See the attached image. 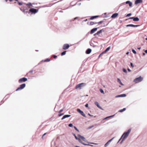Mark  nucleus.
<instances>
[{
    "label": "nucleus",
    "mask_w": 147,
    "mask_h": 147,
    "mask_svg": "<svg viewBox=\"0 0 147 147\" xmlns=\"http://www.w3.org/2000/svg\"><path fill=\"white\" fill-rule=\"evenodd\" d=\"M86 85L85 83H82L77 85L75 86L76 89H81Z\"/></svg>",
    "instance_id": "1"
},
{
    "label": "nucleus",
    "mask_w": 147,
    "mask_h": 147,
    "mask_svg": "<svg viewBox=\"0 0 147 147\" xmlns=\"http://www.w3.org/2000/svg\"><path fill=\"white\" fill-rule=\"evenodd\" d=\"M131 131V129H129L127 131H126L124 132L122 136L123 137V139H125L128 136L130 132Z\"/></svg>",
    "instance_id": "2"
},
{
    "label": "nucleus",
    "mask_w": 147,
    "mask_h": 147,
    "mask_svg": "<svg viewBox=\"0 0 147 147\" xmlns=\"http://www.w3.org/2000/svg\"><path fill=\"white\" fill-rule=\"evenodd\" d=\"M143 80V78L140 76L139 77L135 78L134 80V82L136 83H138L141 82Z\"/></svg>",
    "instance_id": "3"
},
{
    "label": "nucleus",
    "mask_w": 147,
    "mask_h": 147,
    "mask_svg": "<svg viewBox=\"0 0 147 147\" xmlns=\"http://www.w3.org/2000/svg\"><path fill=\"white\" fill-rule=\"evenodd\" d=\"M38 11V9L34 8H30L28 11V13H35Z\"/></svg>",
    "instance_id": "4"
},
{
    "label": "nucleus",
    "mask_w": 147,
    "mask_h": 147,
    "mask_svg": "<svg viewBox=\"0 0 147 147\" xmlns=\"http://www.w3.org/2000/svg\"><path fill=\"white\" fill-rule=\"evenodd\" d=\"M26 86V84L25 83H24L20 85L19 87L16 89V91H18L23 89Z\"/></svg>",
    "instance_id": "5"
},
{
    "label": "nucleus",
    "mask_w": 147,
    "mask_h": 147,
    "mask_svg": "<svg viewBox=\"0 0 147 147\" xmlns=\"http://www.w3.org/2000/svg\"><path fill=\"white\" fill-rule=\"evenodd\" d=\"M78 136L83 141H84L85 142H86L87 143H90V144H94V143L88 142V141H87L86 139H85V138L84 137L80 135V134H78Z\"/></svg>",
    "instance_id": "6"
},
{
    "label": "nucleus",
    "mask_w": 147,
    "mask_h": 147,
    "mask_svg": "<svg viewBox=\"0 0 147 147\" xmlns=\"http://www.w3.org/2000/svg\"><path fill=\"white\" fill-rule=\"evenodd\" d=\"M27 80V78H25V77H23L22 78H21L20 79L18 80V82L19 83H22L23 82H25Z\"/></svg>",
    "instance_id": "7"
},
{
    "label": "nucleus",
    "mask_w": 147,
    "mask_h": 147,
    "mask_svg": "<svg viewBox=\"0 0 147 147\" xmlns=\"http://www.w3.org/2000/svg\"><path fill=\"white\" fill-rule=\"evenodd\" d=\"M128 19H133L134 21L137 22L139 21V19L138 17H130L128 19H126V20H127Z\"/></svg>",
    "instance_id": "8"
},
{
    "label": "nucleus",
    "mask_w": 147,
    "mask_h": 147,
    "mask_svg": "<svg viewBox=\"0 0 147 147\" xmlns=\"http://www.w3.org/2000/svg\"><path fill=\"white\" fill-rule=\"evenodd\" d=\"M77 111L79 113L82 115L83 117H86L85 115L84 114V112L83 111H82L80 109H77Z\"/></svg>",
    "instance_id": "9"
},
{
    "label": "nucleus",
    "mask_w": 147,
    "mask_h": 147,
    "mask_svg": "<svg viewBox=\"0 0 147 147\" xmlns=\"http://www.w3.org/2000/svg\"><path fill=\"white\" fill-rule=\"evenodd\" d=\"M69 47L70 46L68 44H65L63 46V49L64 50H67L69 48Z\"/></svg>",
    "instance_id": "10"
},
{
    "label": "nucleus",
    "mask_w": 147,
    "mask_h": 147,
    "mask_svg": "<svg viewBox=\"0 0 147 147\" xmlns=\"http://www.w3.org/2000/svg\"><path fill=\"white\" fill-rule=\"evenodd\" d=\"M98 28H94L92 29H91V30L90 32V33L91 34H93V33H94L97 30Z\"/></svg>",
    "instance_id": "11"
},
{
    "label": "nucleus",
    "mask_w": 147,
    "mask_h": 147,
    "mask_svg": "<svg viewBox=\"0 0 147 147\" xmlns=\"http://www.w3.org/2000/svg\"><path fill=\"white\" fill-rule=\"evenodd\" d=\"M125 3L126 4H128L129 6L130 7H131L132 6V2L129 1H126L125 3H123V4H125Z\"/></svg>",
    "instance_id": "12"
},
{
    "label": "nucleus",
    "mask_w": 147,
    "mask_h": 147,
    "mask_svg": "<svg viewBox=\"0 0 147 147\" xmlns=\"http://www.w3.org/2000/svg\"><path fill=\"white\" fill-rule=\"evenodd\" d=\"M103 29L100 30L98 31L97 32L93 34V36H96V35H98L100 34L102 32V31L103 30Z\"/></svg>",
    "instance_id": "13"
},
{
    "label": "nucleus",
    "mask_w": 147,
    "mask_h": 147,
    "mask_svg": "<svg viewBox=\"0 0 147 147\" xmlns=\"http://www.w3.org/2000/svg\"><path fill=\"white\" fill-rule=\"evenodd\" d=\"M94 104L98 108L102 110H103V109L99 105L98 103L97 102H94Z\"/></svg>",
    "instance_id": "14"
},
{
    "label": "nucleus",
    "mask_w": 147,
    "mask_h": 147,
    "mask_svg": "<svg viewBox=\"0 0 147 147\" xmlns=\"http://www.w3.org/2000/svg\"><path fill=\"white\" fill-rule=\"evenodd\" d=\"M142 2V0H136L135 2V4L137 5L138 3H141Z\"/></svg>",
    "instance_id": "15"
},
{
    "label": "nucleus",
    "mask_w": 147,
    "mask_h": 147,
    "mask_svg": "<svg viewBox=\"0 0 147 147\" xmlns=\"http://www.w3.org/2000/svg\"><path fill=\"white\" fill-rule=\"evenodd\" d=\"M118 15V13H115L112 14L111 16L112 18H116Z\"/></svg>",
    "instance_id": "16"
},
{
    "label": "nucleus",
    "mask_w": 147,
    "mask_h": 147,
    "mask_svg": "<svg viewBox=\"0 0 147 147\" xmlns=\"http://www.w3.org/2000/svg\"><path fill=\"white\" fill-rule=\"evenodd\" d=\"M70 116H71V115H65L61 119V120H63V119H65L66 118L69 117Z\"/></svg>",
    "instance_id": "17"
},
{
    "label": "nucleus",
    "mask_w": 147,
    "mask_h": 147,
    "mask_svg": "<svg viewBox=\"0 0 147 147\" xmlns=\"http://www.w3.org/2000/svg\"><path fill=\"white\" fill-rule=\"evenodd\" d=\"M92 51L91 49L90 48H88L86 51V54H89Z\"/></svg>",
    "instance_id": "18"
},
{
    "label": "nucleus",
    "mask_w": 147,
    "mask_h": 147,
    "mask_svg": "<svg viewBox=\"0 0 147 147\" xmlns=\"http://www.w3.org/2000/svg\"><path fill=\"white\" fill-rule=\"evenodd\" d=\"M20 9L23 12H25L26 13H28V11L27 9H22L21 8H20Z\"/></svg>",
    "instance_id": "19"
},
{
    "label": "nucleus",
    "mask_w": 147,
    "mask_h": 147,
    "mask_svg": "<svg viewBox=\"0 0 147 147\" xmlns=\"http://www.w3.org/2000/svg\"><path fill=\"white\" fill-rule=\"evenodd\" d=\"M98 16H92L90 18V20H93L95 18H96L98 17Z\"/></svg>",
    "instance_id": "20"
},
{
    "label": "nucleus",
    "mask_w": 147,
    "mask_h": 147,
    "mask_svg": "<svg viewBox=\"0 0 147 147\" xmlns=\"http://www.w3.org/2000/svg\"><path fill=\"white\" fill-rule=\"evenodd\" d=\"M97 24V22H90V25H93L94 24Z\"/></svg>",
    "instance_id": "21"
},
{
    "label": "nucleus",
    "mask_w": 147,
    "mask_h": 147,
    "mask_svg": "<svg viewBox=\"0 0 147 147\" xmlns=\"http://www.w3.org/2000/svg\"><path fill=\"white\" fill-rule=\"evenodd\" d=\"M43 62H46V59H45L44 60H42L38 64V65H39L42 63Z\"/></svg>",
    "instance_id": "22"
},
{
    "label": "nucleus",
    "mask_w": 147,
    "mask_h": 147,
    "mask_svg": "<svg viewBox=\"0 0 147 147\" xmlns=\"http://www.w3.org/2000/svg\"><path fill=\"white\" fill-rule=\"evenodd\" d=\"M117 82H119L120 84L122 85H123V84L121 82L119 78H117Z\"/></svg>",
    "instance_id": "23"
},
{
    "label": "nucleus",
    "mask_w": 147,
    "mask_h": 147,
    "mask_svg": "<svg viewBox=\"0 0 147 147\" xmlns=\"http://www.w3.org/2000/svg\"><path fill=\"white\" fill-rule=\"evenodd\" d=\"M126 109L125 108H124L123 109L119 110L118 112H122L124 111H125Z\"/></svg>",
    "instance_id": "24"
},
{
    "label": "nucleus",
    "mask_w": 147,
    "mask_h": 147,
    "mask_svg": "<svg viewBox=\"0 0 147 147\" xmlns=\"http://www.w3.org/2000/svg\"><path fill=\"white\" fill-rule=\"evenodd\" d=\"M67 52V51H65L62 52L61 53V56H63L65 55L66 54V53Z\"/></svg>",
    "instance_id": "25"
},
{
    "label": "nucleus",
    "mask_w": 147,
    "mask_h": 147,
    "mask_svg": "<svg viewBox=\"0 0 147 147\" xmlns=\"http://www.w3.org/2000/svg\"><path fill=\"white\" fill-rule=\"evenodd\" d=\"M126 27H134V25L133 24H129L127 25L126 26Z\"/></svg>",
    "instance_id": "26"
},
{
    "label": "nucleus",
    "mask_w": 147,
    "mask_h": 147,
    "mask_svg": "<svg viewBox=\"0 0 147 147\" xmlns=\"http://www.w3.org/2000/svg\"><path fill=\"white\" fill-rule=\"evenodd\" d=\"M111 47L109 46L105 50V51L106 52L108 51L110 49Z\"/></svg>",
    "instance_id": "27"
},
{
    "label": "nucleus",
    "mask_w": 147,
    "mask_h": 147,
    "mask_svg": "<svg viewBox=\"0 0 147 147\" xmlns=\"http://www.w3.org/2000/svg\"><path fill=\"white\" fill-rule=\"evenodd\" d=\"M100 92L101 93H103V94H104V91L103 90L101 89V88H100Z\"/></svg>",
    "instance_id": "28"
},
{
    "label": "nucleus",
    "mask_w": 147,
    "mask_h": 147,
    "mask_svg": "<svg viewBox=\"0 0 147 147\" xmlns=\"http://www.w3.org/2000/svg\"><path fill=\"white\" fill-rule=\"evenodd\" d=\"M120 97H122L121 94L117 95L115 96V97L116 98Z\"/></svg>",
    "instance_id": "29"
},
{
    "label": "nucleus",
    "mask_w": 147,
    "mask_h": 147,
    "mask_svg": "<svg viewBox=\"0 0 147 147\" xmlns=\"http://www.w3.org/2000/svg\"><path fill=\"white\" fill-rule=\"evenodd\" d=\"M32 4L31 3H30V2H29L27 4H26V5H30V6H32Z\"/></svg>",
    "instance_id": "30"
},
{
    "label": "nucleus",
    "mask_w": 147,
    "mask_h": 147,
    "mask_svg": "<svg viewBox=\"0 0 147 147\" xmlns=\"http://www.w3.org/2000/svg\"><path fill=\"white\" fill-rule=\"evenodd\" d=\"M132 51L134 54H136V51L134 49H132Z\"/></svg>",
    "instance_id": "31"
},
{
    "label": "nucleus",
    "mask_w": 147,
    "mask_h": 147,
    "mask_svg": "<svg viewBox=\"0 0 147 147\" xmlns=\"http://www.w3.org/2000/svg\"><path fill=\"white\" fill-rule=\"evenodd\" d=\"M123 71L125 73H127V72L126 69L125 68L123 69Z\"/></svg>",
    "instance_id": "32"
},
{
    "label": "nucleus",
    "mask_w": 147,
    "mask_h": 147,
    "mask_svg": "<svg viewBox=\"0 0 147 147\" xmlns=\"http://www.w3.org/2000/svg\"><path fill=\"white\" fill-rule=\"evenodd\" d=\"M114 115H111V116H110L107 117H106V118H105L104 119H106L108 118H110V117H113L114 116Z\"/></svg>",
    "instance_id": "33"
},
{
    "label": "nucleus",
    "mask_w": 147,
    "mask_h": 147,
    "mask_svg": "<svg viewBox=\"0 0 147 147\" xmlns=\"http://www.w3.org/2000/svg\"><path fill=\"white\" fill-rule=\"evenodd\" d=\"M78 140L79 142L82 144V143H83V142L81 140L80 138H78Z\"/></svg>",
    "instance_id": "34"
},
{
    "label": "nucleus",
    "mask_w": 147,
    "mask_h": 147,
    "mask_svg": "<svg viewBox=\"0 0 147 147\" xmlns=\"http://www.w3.org/2000/svg\"><path fill=\"white\" fill-rule=\"evenodd\" d=\"M73 135L74 136L76 139L77 140H78V138L77 137V136H76V135L74 134H73Z\"/></svg>",
    "instance_id": "35"
},
{
    "label": "nucleus",
    "mask_w": 147,
    "mask_h": 147,
    "mask_svg": "<svg viewBox=\"0 0 147 147\" xmlns=\"http://www.w3.org/2000/svg\"><path fill=\"white\" fill-rule=\"evenodd\" d=\"M94 127V125H92V126H90L88 128V129H91L93 127Z\"/></svg>",
    "instance_id": "36"
},
{
    "label": "nucleus",
    "mask_w": 147,
    "mask_h": 147,
    "mask_svg": "<svg viewBox=\"0 0 147 147\" xmlns=\"http://www.w3.org/2000/svg\"><path fill=\"white\" fill-rule=\"evenodd\" d=\"M79 18V17H77L76 18H74V19L72 20V21H74L75 20H76L78 18Z\"/></svg>",
    "instance_id": "37"
},
{
    "label": "nucleus",
    "mask_w": 147,
    "mask_h": 147,
    "mask_svg": "<svg viewBox=\"0 0 147 147\" xmlns=\"http://www.w3.org/2000/svg\"><path fill=\"white\" fill-rule=\"evenodd\" d=\"M68 126L69 127H73V125L72 123H70L68 125Z\"/></svg>",
    "instance_id": "38"
},
{
    "label": "nucleus",
    "mask_w": 147,
    "mask_h": 147,
    "mask_svg": "<svg viewBox=\"0 0 147 147\" xmlns=\"http://www.w3.org/2000/svg\"><path fill=\"white\" fill-rule=\"evenodd\" d=\"M125 139H123V138H122V139L121 140V142H120V143L121 144L122 143H123V141L125 140Z\"/></svg>",
    "instance_id": "39"
},
{
    "label": "nucleus",
    "mask_w": 147,
    "mask_h": 147,
    "mask_svg": "<svg viewBox=\"0 0 147 147\" xmlns=\"http://www.w3.org/2000/svg\"><path fill=\"white\" fill-rule=\"evenodd\" d=\"M131 15V13H129L127 15L126 17H129Z\"/></svg>",
    "instance_id": "40"
},
{
    "label": "nucleus",
    "mask_w": 147,
    "mask_h": 147,
    "mask_svg": "<svg viewBox=\"0 0 147 147\" xmlns=\"http://www.w3.org/2000/svg\"><path fill=\"white\" fill-rule=\"evenodd\" d=\"M122 97H125L126 96V95L125 94H121Z\"/></svg>",
    "instance_id": "41"
},
{
    "label": "nucleus",
    "mask_w": 147,
    "mask_h": 147,
    "mask_svg": "<svg viewBox=\"0 0 147 147\" xmlns=\"http://www.w3.org/2000/svg\"><path fill=\"white\" fill-rule=\"evenodd\" d=\"M114 137H113V138H111V139L110 140H109L108 142H107V143H109V142H111L113 140V139L114 138Z\"/></svg>",
    "instance_id": "42"
},
{
    "label": "nucleus",
    "mask_w": 147,
    "mask_h": 147,
    "mask_svg": "<svg viewBox=\"0 0 147 147\" xmlns=\"http://www.w3.org/2000/svg\"><path fill=\"white\" fill-rule=\"evenodd\" d=\"M18 4L20 5H22L23 4V3L22 2H20L18 1Z\"/></svg>",
    "instance_id": "43"
},
{
    "label": "nucleus",
    "mask_w": 147,
    "mask_h": 147,
    "mask_svg": "<svg viewBox=\"0 0 147 147\" xmlns=\"http://www.w3.org/2000/svg\"><path fill=\"white\" fill-rule=\"evenodd\" d=\"M74 128L76 130L78 131H79V130L76 127V126H74Z\"/></svg>",
    "instance_id": "44"
},
{
    "label": "nucleus",
    "mask_w": 147,
    "mask_h": 147,
    "mask_svg": "<svg viewBox=\"0 0 147 147\" xmlns=\"http://www.w3.org/2000/svg\"><path fill=\"white\" fill-rule=\"evenodd\" d=\"M103 22V21H101L98 22H97V24H99L102 23Z\"/></svg>",
    "instance_id": "45"
},
{
    "label": "nucleus",
    "mask_w": 147,
    "mask_h": 147,
    "mask_svg": "<svg viewBox=\"0 0 147 147\" xmlns=\"http://www.w3.org/2000/svg\"><path fill=\"white\" fill-rule=\"evenodd\" d=\"M64 114V113H62L59 114L58 115V116L59 117H60V116H61L62 115H63Z\"/></svg>",
    "instance_id": "46"
},
{
    "label": "nucleus",
    "mask_w": 147,
    "mask_h": 147,
    "mask_svg": "<svg viewBox=\"0 0 147 147\" xmlns=\"http://www.w3.org/2000/svg\"><path fill=\"white\" fill-rule=\"evenodd\" d=\"M46 135V133H45L43 134V135L42 136V139H43V137H44V136H45V135Z\"/></svg>",
    "instance_id": "47"
},
{
    "label": "nucleus",
    "mask_w": 147,
    "mask_h": 147,
    "mask_svg": "<svg viewBox=\"0 0 147 147\" xmlns=\"http://www.w3.org/2000/svg\"><path fill=\"white\" fill-rule=\"evenodd\" d=\"M82 144L84 145V146H88V145H89V144H85V143H82Z\"/></svg>",
    "instance_id": "48"
},
{
    "label": "nucleus",
    "mask_w": 147,
    "mask_h": 147,
    "mask_svg": "<svg viewBox=\"0 0 147 147\" xmlns=\"http://www.w3.org/2000/svg\"><path fill=\"white\" fill-rule=\"evenodd\" d=\"M63 111V109H61V110H60L59 111V113H61V112H62Z\"/></svg>",
    "instance_id": "49"
},
{
    "label": "nucleus",
    "mask_w": 147,
    "mask_h": 147,
    "mask_svg": "<svg viewBox=\"0 0 147 147\" xmlns=\"http://www.w3.org/2000/svg\"><path fill=\"white\" fill-rule=\"evenodd\" d=\"M50 61V60L49 58H47V62H49Z\"/></svg>",
    "instance_id": "50"
},
{
    "label": "nucleus",
    "mask_w": 147,
    "mask_h": 147,
    "mask_svg": "<svg viewBox=\"0 0 147 147\" xmlns=\"http://www.w3.org/2000/svg\"><path fill=\"white\" fill-rule=\"evenodd\" d=\"M53 57L54 59H56L57 58V55H54L53 56Z\"/></svg>",
    "instance_id": "51"
},
{
    "label": "nucleus",
    "mask_w": 147,
    "mask_h": 147,
    "mask_svg": "<svg viewBox=\"0 0 147 147\" xmlns=\"http://www.w3.org/2000/svg\"><path fill=\"white\" fill-rule=\"evenodd\" d=\"M140 26V25H134V27H138Z\"/></svg>",
    "instance_id": "52"
},
{
    "label": "nucleus",
    "mask_w": 147,
    "mask_h": 147,
    "mask_svg": "<svg viewBox=\"0 0 147 147\" xmlns=\"http://www.w3.org/2000/svg\"><path fill=\"white\" fill-rule=\"evenodd\" d=\"M130 65L132 67H134L132 63H130Z\"/></svg>",
    "instance_id": "53"
},
{
    "label": "nucleus",
    "mask_w": 147,
    "mask_h": 147,
    "mask_svg": "<svg viewBox=\"0 0 147 147\" xmlns=\"http://www.w3.org/2000/svg\"><path fill=\"white\" fill-rule=\"evenodd\" d=\"M107 52L106 51H105V50L104 51H103L102 53V54H104V53H106Z\"/></svg>",
    "instance_id": "54"
},
{
    "label": "nucleus",
    "mask_w": 147,
    "mask_h": 147,
    "mask_svg": "<svg viewBox=\"0 0 147 147\" xmlns=\"http://www.w3.org/2000/svg\"><path fill=\"white\" fill-rule=\"evenodd\" d=\"M88 104H86L85 105V106L86 107H88Z\"/></svg>",
    "instance_id": "55"
},
{
    "label": "nucleus",
    "mask_w": 147,
    "mask_h": 147,
    "mask_svg": "<svg viewBox=\"0 0 147 147\" xmlns=\"http://www.w3.org/2000/svg\"><path fill=\"white\" fill-rule=\"evenodd\" d=\"M33 72V70H31V71H29V73H32Z\"/></svg>",
    "instance_id": "56"
},
{
    "label": "nucleus",
    "mask_w": 147,
    "mask_h": 147,
    "mask_svg": "<svg viewBox=\"0 0 147 147\" xmlns=\"http://www.w3.org/2000/svg\"><path fill=\"white\" fill-rule=\"evenodd\" d=\"M127 70L129 72L131 71V70L129 68L127 69Z\"/></svg>",
    "instance_id": "57"
},
{
    "label": "nucleus",
    "mask_w": 147,
    "mask_h": 147,
    "mask_svg": "<svg viewBox=\"0 0 147 147\" xmlns=\"http://www.w3.org/2000/svg\"><path fill=\"white\" fill-rule=\"evenodd\" d=\"M123 137L121 136V138H120V139L119 140V141H120L122 138Z\"/></svg>",
    "instance_id": "58"
},
{
    "label": "nucleus",
    "mask_w": 147,
    "mask_h": 147,
    "mask_svg": "<svg viewBox=\"0 0 147 147\" xmlns=\"http://www.w3.org/2000/svg\"><path fill=\"white\" fill-rule=\"evenodd\" d=\"M103 55L102 54V53L99 55V56H98V57H100L101 56H102V55Z\"/></svg>",
    "instance_id": "59"
},
{
    "label": "nucleus",
    "mask_w": 147,
    "mask_h": 147,
    "mask_svg": "<svg viewBox=\"0 0 147 147\" xmlns=\"http://www.w3.org/2000/svg\"><path fill=\"white\" fill-rule=\"evenodd\" d=\"M144 52L145 53H147V50H144Z\"/></svg>",
    "instance_id": "60"
},
{
    "label": "nucleus",
    "mask_w": 147,
    "mask_h": 147,
    "mask_svg": "<svg viewBox=\"0 0 147 147\" xmlns=\"http://www.w3.org/2000/svg\"><path fill=\"white\" fill-rule=\"evenodd\" d=\"M88 115L89 116H91V117H92V116H93V115H91L90 113H88Z\"/></svg>",
    "instance_id": "61"
},
{
    "label": "nucleus",
    "mask_w": 147,
    "mask_h": 147,
    "mask_svg": "<svg viewBox=\"0 0 147 147\" xmlns=\"http://www.w3.org/2000/svg\"><path fill=\"white\" fill-rule=\"evenodd\" d=\"M108 143H107V142L106 143V144H105V146H107V144Z\"/></svg>",
    "instance_id": "62"
},
{
    "label": "nucleus",
    "mask_w": 147,
    "mask_h": 147,
    "mask_svg": "<svg viewBox=\"0 0 147 147\" xmlns=\"http://www.w3.org/2000/svg\"><path fill=\"white\" fill-rule=\"evenodd\" d=\"M87 20H88L87 19H86V20H83V21L86 22V21H87Z\"/></svg>",
    "instance_id": "63"
},
{
    "label": "nucleus",
    "mask_w": 147,
    "mask_h": 147,
    "mask_svg": "<svg viewBox=\"0 0 147 147\" xmlns=\"http://www.w3.org/2000/svg\"><path fill=\"white\" fill-rule=\"evenodd\" d=\"M3 102V101H2L1 102V104H2L3 102Z\"/></svg>",
    "instance_id": "64"
}]
</instances>
